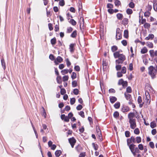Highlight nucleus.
<instances>
[{"label":"nucleus","instance_id":"a878e982","mask_svg":"<svg viewBox=\"0 0 157 157\" xmlns=\"http://www.w3.org/2000/svg\"><path fill=\"white\" fill-rule=\"evenodd\" d=\"M136 141L137 143H139L141 142V138L140 136H137L136 138Z\"/></svg>","mask_w":157,"mask_h":157},{"label":"nucleus","instance_id":"bf43d9fd","mask_svg":"<svg viewBox=\"0 0 157 157\" xmlns=\"http://www.w3.org/2000/svg\"><path fill=\"white\" fill-rule=\"evenodd\" d=\"M151 134H152V135H155L157 133V131H156V129H153L151 130Z\"/></svg>","mask_w":157,"mask_h":157},{"label":"nucleus","instance_id":"aec40b11","mask_svg":"<svg viewBox=\"0 0 157 157\" xmlns=\"http://www.w3.org/2000/svg\"><path fill=\"white\" fill-rule=\"evenodd\" d=\"M124 94L125 97L127 100H129L131 99V96L130 94H127L126 93H125Z\"/></svg>","mask_w":157,"mask_h":157},{"label":"nucleus","instance_id":"ea45409f","mask_svg":"<svg viewBox=\"0 0 157 157\" xmlns=\"http://www.w3.org/2000/svg\"><path fill=\"white\" fill-rule=\"evenodd\" d=\"M128 6L129 7L133 8L135 7V4L133 2H131L129 3Z\"/></svg>","mask_w":157,"mask_h":157},{"label":"nucleus","instance_id":"6e6552de","mask_svg":"<svg viewBox=\"0 0 157 157\" xmlns=\"http://www.w3.org/2000/svg\"><path fill=\"white\" fill-rule=\"evenodd\" d=\"M135 116V114L134 113H130L128 114V118L129 119V120H133L135 119V118H134V116Z\"/></svg>","mask_w":157,"mask_h":157},{"label":"nucleus","instance_id":"58836bf2","mask_svg":"<svg viewBox=\"0 0 157 157\" xmlns=\"http://www.w3.org/2000/svg\"><path fill=\"white\" fill-rule=\"evenodd\" d=\"M126 72V68L125 67H122L121 72L123 74H125Z\"/></svg>","mask_w":157,"mask_h":157},{"label":"nucleus","instance_id":"473e14b6","mask_svg":"<svg viewBox=\"0 0 157 157\" xmlns=\"http://www.w3.org/2000/svg\"><path fill=\"white\" fill-rule=\"evenodd\" d=\"M132 10L130 9H128L126 10V13L128 15L131 14L132 13Z\"/></svg>","mask_w":157,"mask_h":157},{"label":"nucleus","instance_id":"13d9d810","mask_svg":"<svg viewBox=\"0 0 157 157\" xmlns=\"http://www.w3.org/2000/svg\"><path fill=\"white\" fill-rule=\"evenodd\" d=\"M97 135L98 136L99 139L100 140H101V131L98 132H97Z\"/></svg>","mask_w":157,"mask_h":157},{"label":"nucleus","instance_id":"052dcab7","mask_svg":"<svg viewBox=\"0 0 157 157\" xmlns=\"http://www.w3.org/2000/svg\"><path fill=\"white\" fill-rule=\"evenodd\" d=\"M72 86L73 87H75L77 86V82L76 81H73L72 83Z\"/></svg>","mask_w":157,"mask_h":157},{"label":"nucleus","instance_id":"774afa93","mask_svg":"<svg viewBox=\"0 0 157 157\" xmlns=\"http://www.w3.org/2000/svg\"><path fill=\"white\" fill-rule=\"evenodd\" d=\"M153 8L155 11L157 10V4H156L155 3H154Z\"/></svg>","mask_w":157,"mask_h":157},{"label":"nucleus","instance_id":"69168bd1","mask_svg":"<svg viewBox=\"0 0 157 157\" xmlns=\"http://www.w3.org/2000/svg\"><path fill=\"white\" fill-rule=\"evenodd\" d=\"M124 82V81L123 79H120L119 80L118 82V85H122Z\"/></svg>","mask_w":157,"mask_h":157},{"label":"nucleus","instance_id":"f257e3e1","mask_svg":"<svg viewBox=\"0 0 157 157\" xmlns=\"http://www.w3.org/2000/svg\"><path fill=\"white\" fill-rule=\"evenodd\" d=\"M148 73L152 78H155L157 75V66L156 65L155 67L152 66H150L148 68Z\"/></svg>","mask_w":157,"mask_h":157},{"label":"nucleus","instance_id":"864d4df0","mask_svg":"<svg viewBox=\"0 0 157 157\" xmlns=\"http://www.w3.org/2000/svg\"><path fill=\"white\" fill-rule=\"evenodd\" d=\"M65 4L64 0H61L59 2V5L61 6H63Z\"/></svg>","mask_w":157,"mask_h":157},{"label":"nucleus","instance_id":"603ef678","mask_svg":"<svg viewBox=\"0 0 157 157\" xmlns=\"http://www.w3.org/2000/svg\"><path fill=\"white\" fill-rule=\"evenodd\" d=\"M66 61L67 65L68 67H69L71 65V63L68 59H66Z\"/></svg>","mask_w":157,"mask_h":157},{"label":"nucleus","instance_id":"c85d7f7f","mask_svg":"<svg viewBox=\"0 0 157 157\" xmlns=\"http://www.w3.org/2000/svg\"><path fill=\"white\" fill-rule=\"evenodd\" d=\"M51 44L52 45H54L56 43V40L55 38H54L52 39L51 40Z\"/></svg>","mask_w":157,"mask_h":157},{"label":"nucleus","instance_id":"7c9ffc66","mask_svg":"<svg viewBox=\"0 0 157 157\" xmlns=\"http://www.w3.org/2000/svg\"><path fill=\"white\" fill-rule=\"evenodd\" d=\"M77 35V31L76 30L74 31L71 35V36L72 37H75Z\"/></svg>","mask_w":157,"mask_h":157},{"label":"nucleus","instance_id":"0eeeda50","mask_svg":"<svg viewBox=\"0 0 157 157\" xmlns=\"http://www.w3.org/2000/svg\"><path fill=\"white\" fill-rule=\"evenodd\" d=\"M109 100L111 103L113 104L117 101V98L114 96H110Z\"/></svg>","mask_w":157,"mask_h":157},{"label":"nucleus","instance_id":"5fc2aeb1","mask_svg":"<svg viewBox=\"0 0 157 157\" xmlns=\"http://www.w3.org/2000/svg\"><path fill=\"white\" fill-rule=\"evenodd\" d=\"M126 91L128 93H131L132 92V90L130 86H128L126 89Z\"/></svg>","mask_w":157,"mask_h":157},{"label":"nucleus","instance_id":"e2e57ef3","mask_svg":"<svg viewBox=\"0 0 157 157\" xmlns=\"http://www.w3.org/2000/svg\"><path fill=\"white\" fill-rule=\"evenodd\" d=\"M116 68L117 71L120 70L121 68V66L119 65H116Z\"/></svg>","mask_w":157,"mask_h":157},{"label":"nucleus","instance_id":"c756f323","mask_svg":"<svg viewBox=\"0 0 157 157\" xmlns=\"http://www.w3.org/2000/svg\"><path fill=\"white\" fill-rule=\"evenodd\" d=\"M117 49V46L114 45L112 47L111 50L112 52H114Z\"/></svg>","mask_w":157,"mask_h":157},{"label":"nucleus","instance_id":"1a4fd4ad","mask_svg":"<svg viewBox=\"0 0 157 157\" xmlns=\"http://www.w3.org/2000/svg\"><path fill=\"white\" fill-rule=\"evenodd\" d=\"M154 35L153 34H150L148 36L145 38V40H152L154 37Z\"/></svg>","mask_w":157,"mask_h":157},{"label":"nucleus","instance_id":"423d86ee","mask_svg":"<svg viewBox=\"0 0 157 157\" xmlns=\"http://www.w3.org/2000/svg\"><path fill=\"white\" fill-rule=\"evenodd\" d=\"M63 59L60 56H58L57 58L55 60V62L56 64H58L57 62L59 63H61L63 61Z\"/></svg>","mask_w":157,"mask_h":157},{"label":"nucleus","instance_id":"c03bdc74","mask_svg":"<svg viewBox=\"0 0 157 157\" xmlns=\"http://www.w3.org/2000/svg\"><path fill=\"white\" fill-rule=\"evenodd\" d=\"M119 116V113L117 111L113 113L114 117L116 118H117Z\"/></svg>","mask_w":157,"mask_h":157},{"label":"nucleus","instance_id":"3c124183","mask_svg":"<svg viewBox=\"0 0 157 157\" xmlns=\"http://www.w3.org/2000/svg\"><path fill=\"white\" fill-rule=\"evenodd\" d=\"M66 93V90L64 88H61L60 93L62 95H63Z\"/></svg>","mask_w":157,"mask_h":157},{"label":"nucleus","instance_id":"4d7b16f0","mask_svg":"<svg viewBox=\"0 0 157 157\" xmlns=\"http://www.w3.org/2000/svg\"><path fill=\"white\" fill-rule=\"evenodd\" d=\"M130 132L128 131H126L125 132V134L126 137H128L130 136Z\"/></svg>","mask_w":157,"mask_h":157},{"label":"nucleus","instance_id":"4be33fe9","mask_svg":"<svg viewBox=\"0 0 157 157\" xmlns=\"http://www.w3.org/2000/svg\"><path fill=\"white\" fill-rule=\"evenodd\" d=\"M1 63H2V67H3V69L4 70H5V69H6V66L5 65V62L4 59H2L1 60Z\"/></svg>","mask_w":157,"mask_h":157},{"label":"nucleus","instance_id":"79ce46f5","mask_svg":"<svg viewBox=\"0 0 157 157\" xmlns=\"http://www.w3.org/2000/svg\"><path fill=\"white\" fill-rule=\"evenodd\" d=\"M75 98H72L70 100V103L71 105H73L75 102Z\"/></svg>","mask_w":157,"mask_h":157},{"label":"nucleus","instance_id":"4c0bfd02","mask_svg":"<svg viewBox=\"0 0 157 157\" xmlns=\"http://www.w3.org/2000/svg\"><path fill=\"white\" fill-rule=\"evenodd\" d=\"M128 31L127 30H124V37L127 38L128 37Z\"/></svg>","mask_w":157,"mask_h":157},{"label":"nucleus","instance_id":"393cba45","mask_svg":"<svg viewBox=\"0 0 157 157\" xmlns=\"http://www.w3.org/2000/svg\"><path fill=\"white\" fill-rule=\"evenodd\" d=\"M120 106V103L119 102H117L114 105V106L116 109H118L119 108Z\"/></svg>","mask_w":157,"mask_h":157},{"label":"nucleus","instance_id":"b1692460","mask_svg":"<svg viewBox=\"0 0 157 157\" xmlns=\"http://www.w3.org/2000/svg\"><path fill=\"white\" fill-rule=\"evenodd\" d=\"M120 55L121 54L118 52H116L113 53L114 56L115 58H118Z\"/></svg>","mask_w":157,"mask_h":157},{"label":"nucleus","instance_id":"bb28decb","mask_svg":"<svg viewBox=\"0 0 157 157\" xmlns=\"http://www.w3.org/2000/svg\"><path fill=\"white\" fill-rule=\"evenodd\" d=\"M154 50H151L149 51V53L151 57L152 58L154 57V55L153 54Z\"/></svg>","mask_w":157,"mask_h":157},{"label":"nucleus","instance_id":"9b49d317","mask_svg":"<svg viewBox=\"0 0 157 157\" xmlns=\"http://www.w3.org/2000/svg\"><path fill=\"white\" fill-rule=\"evenodd\" d=\"M129 109L128 107L125 106L123 107L122 109V112H126L129 111Z\"/></svg>","mask_w":157,"mask_h":157},{"label":"nucleus","instance_id":"a19ab883","mask_svg":"<svg viewBox=\"0 0 157 157\" xmlns=\"http://www.w3.org/2000/svg\"><path fill=\"white\" fill-rule=\"evenodd\" d=\"M70 23L73 25H75L76 24V22L73 19L70 20Z\"/></svg>","mask_w":157,"mask_h":157},{"label":"nucleus","instance_id":"680f3d73","mask_svg":"<svg viewBox=\"0 0 157 157\" xmlns=\"http://www.w3.org/2000/svg\"><path fill=\"white\" fill-rule=\"evenodd\" d=\"M107 8L111 9L113 7V5L111 4L108 3L107 5Z\"/></svg>","mask_w":157,"mask_h":157},{"label":"nucleus","instance_id":"4468645a","mask_svg":"<svg viewBox=\"0 0 157 157\" xmlns=\"http://www.w3.org/2000/svg\"><path fill=\"white\" fill-rule=\"evenodd\" d=\"M147 46L149 48H152L153 47V45L152 43L150 42H147L146 43Z\"/></svg>","mask_w":157,"mask_h":157},{"label":"nucleus","instance_id":"2f4dec72","mask_svg":"<svg viewBox=\"0 0 157 157\" xmlns=\"http://www.w3.org/2000/svg\"><path fill=\"white\" fill-rule=\"evenodd\" d=\"M151 14L150 12L149 11L146 12L144 13V16L145 17H149Z\"/></svg>","mask_w":157,"mask_h":157},{"label":"nucleus","instance_id":"a211bd4d","mask_svg":"<svg viewBox=\"0 0 157 157\" xmlns=\"http://www.w3.org/2000/svg\"><path fill=\"white\" fill-rule=\"evenodd\" d=\"M56 80L57 83L59 84L62 83L61 77L60 76H58L56 78Z\"/></svg>","mask_w":157,"mask_h":157},{"label":"nucleus","instance_id":"72a5a7b5","mask_svg":"<svg viewBox=\"0 0 157 157\" xmlns=\"http://www.w3.org/2000/svg\"><path fill=\"white\" fill-rule=\"evenodd\" d=\"M92 145L95 151L98 150V146L97 144H95L94 143H93L92 144Z\"/></svg>","mask_w":157,"mask_h":157},{"label":"nucleus","instance_id":"0e129e2a","mask_svg":"<svg viewBox=\"0 0 157 157\" xmlns=\"http://www.w3.org/2000/svg\"><path fill=\"white\" fill-rule=\"evenodd\" d=\"M132 142L135 143L136 142V139L133 136H132L130 138Z\"/></svg>","mask_w":157,"mask_h":157},{"label":"nucleus","instance_id":"49530a36","mask_svg":"<svg viewBox=\"0 0 157 157\" xmlns=\"http://www.w3.org/2000/svg\"><path fill=\"white\" fill-rule=\"evenodd\" d=\"M129 100V101L128 102V104L130 105H132V108H134L135 107V106L132 103V101L131 99H130Z\"/></svg>","mask_w":157,"mask_h":157},{"label":"nucleus","instance_id":"e433bc0d","mask_svg":"<svg viewBox=\"0 0 157 157\" xmlns=\"http://www.w3.org/2000/svg\"><path fill=\"white\" fill-rule=\"evenodd\" d=\"M69 78V77L67 75H65L63 77V82L67 81Z\"/></svg>","mask_w":157,"mask_h":157},{"label":"nucleus","instance_id":"6e6d98bb","mask_svg":"<svg viewBox=\"0 0 157 157\" xmlns=\"http://www.w3.org/2000/svg\"><path fill=\"white\" fill-rule=\"evenodd\" d=\"M121 72H118L117 73V76L118 78L121 77L123 75Z\"/></svg>","mask_w":157,"mask_h":157},{"label":"nucleus","instance_id":"412c9836","mask_svg":"<svg viewBox=\"0 0 157 157\" xmlns=\"http://www.w3.org/2000/svg\"><path fill=\"white\" fill-rule=\"evenodd\" d=\"M61 154V151L60 150H57L55 152L56 156L57 157H59Z\"/></svg>","mask_w":157,"mask_h":157},{"label":"nucleus","instance_id":"f03ea898","mask_svg":"<svg viewBox=\"0 0 157 157\" xmlns=\"http://www.w3.org/2000/svg\"><path fill=\"white\" fill-rule=\"evenodd\" d=\"M145 95V96L144 97L143 104H145L146 105L149 104L151 101V98L149 92L147 91L146 92Z\"/></svg>","mask_w":157,"mask_h":157},{"label":"nucleus","instance_id":"ddd939ff","mask_svg":"<svg viewBox=\"0 0 157 157\" xmlns=\"http://www.w3.org/2000/svg\"><path fill=\"white\" fill-rule=\"evenodd\" d=\"M117 17L118 19L119 20H121L123 17L122 14L120 13H118L117 14Z\"/></svg>","mask_w":157,"mask_h":157},{"label":"nucleus","instance_id":"a18cd8bd","mask_svg":"<svg viewBox=\"0 0 157 157\" xmlns=\"http://www.w3.org/2000/svg\"><path fill=\"white\" fill-rule=\"evenodd\" d=\"M134 133L135 134L138 135L140 133V131L139 129L138 128H136L134 130Z\"/></svg>","mask_w":157,"mask_h":157},{"label":"nucleus","instance_id":"8fccbe9b","mask_svg":"<svg viewBox=\"0 0 157 157\" xmlns=\"http://www.w3.org/2000/svg\"><path fill=\"white\" fill-rule=\"evenodd\" d=\"M137 101L139 104L141 103L142 102V99L141 96H139L138 97Z\"/></svg>","mask_w":157,"mask_h":157},{"label":"nucleus","instance_id":"37998d69","mask_svg":"<svg viewBox=\"0 0 157 157\" xmlns=\"http://www.w3.org/2000/svg\"><path fill=\"white\" fill-rule=\"evenodd\" d=\"M71 78L73 79H74L76 78V74L75 72H73L72 73L71 75Z\"/></svg>","mask_w":157,"mask_h":157},{"label":"nucleus","instance_id":"09e8293b","mask_svg":"<svg viewBox=\"0 0 157 157\" xmlns=\"http://www.w3.org/2000/svg\"><path fill=\"white\" fill-rule=\"evenodd\" d=\"M138 147V148L141 151L143 150L144 149V147L143 145L142 144H139Z\"/></svg>","mask_w":157,"mask_h":157},{"label":"nucleus","instance_id":"f3484780","mask_svg":"<svg viewBox=\"0 0 157 157\" xmlns=\"http://www.w3.org/2000/svg\"><path fill=\"white\" fill-rule=\"evenodd\" d=\"M150 126L152 128H153L156 126V124L155 121H152L150 124Z\"/></svg>","mask_w":157,"mask_h":157},{"label":"nucleus","instance_id":"f8f14e48","mask_svg":"<svg viewBox=\"0 0 157 157\" xmlns=\"http://www.w3.org/2000/svg\"><path fill=\"white\" fill-rule=\"evenodd\" d=\"M75 44H71L70 45L69 49L71 52H73L74 51V47Z\"/></svg>","mask_w":157,"mask_h":157},{"label":"nucleus","instance_id":"cd10ccee","mask_svg":"<svg viewBox=\"0 0 157 157\" xmlns=\"http://www.w3.org/2000/svg\"><path fill=\"white\" fill-rule=\"evenodd\" d=\"M144 26L145 28L149 29L150 27V25L148 23H145V24H144Z\"/></svg>","mask_w":157,"mask_h":157},{"label":"nucleus","instance_id":"338daca9","mask_svg":"<svg viewBox=\"0 0 157 157\" xmlns=\"http://www.w3.org/2000/svg\"><path fill=\"white\" fill-rule=\"evenodd\" d=\"M82 108V106L81 105H79L77 107L76 109L78 110H81Z\"/></svg>","mask_w":157,"mask_h":157},{"label":"nucleus","instance_id":"7ed1b4c3","mask_svg":"<svg viewBox=\"0 0 157 157\" xmlns=\"http://www.w3.org/2000/svg\"><path fill=\"white\" fill-rule=\"evenodd\" d=\"M118 58V59L116 60V64L122 63L126 59L125 56L122 54H121Z\"/></svg>","mask_w":157,"mask_h":157},{"label":"nucleus","instance_id":"5701e85b","mask_svg":"<svg viewBox=\"0 0 157 157\" xmlns=\"http://www.w3.org/2000/svg\"><path fill=\"white\" fill-rule=\"evenodd\" d=\"M75 149L76 150L78 151V152H80L82 150V148L81 147L78 145H77Z\"/></svg>","mask_w":157,"mask_h":157},{"label":"nucleus","instance_id":"9d476101","mask_svg":"<svg viewBox=\"0 0 157 157\" xmlns=\"http://www.w3.org/2000/svg\"><path fill=\"white\" fill-rule=\"evenodd\" d=\"M128 23V19L126 18H124L122 21V23L125 26Z\"/></svg>","mask_w":157,"mask_h":157},{"label":"nucleus","instance_id":"39448f33","mask_svg":"<svg viewBox=\"0 0 157 157\" xmlns=\"http://www.w3.org/2000/svg\"><path fill=\"white\" fill-rule=\"evenodd\" d=\"M69 142L70 143L71 145L72 148L74 147L75 144L76 142L75 139L73 137L71 138L69 140Z\"/></svg>","mask_w":157,"mask_h":157},{"label":"nucleus","instance_id":"f704fd0d","mask_svg":"<svg viewBox=\"0 0 157 157\" xmlns=\"http://www.w3.org/2000/svg\"><path fill=\"white\" fill-rule=\"evenodd\" d=\"M68 69H64L61 71V72L63 75H64L68 73Z\"/></svg>","mask_w":157,"mask_h":157},{"label":"nucleus","instance_id":"6ab92c4d","mask_svg":"<svg viewBox=\"0 0 157 157\" xmlns=\"http://www.w3.org/2000/svg\"><path fill=\"white\" fill-rule=\"evenodd\" d=\"M108 65V63L106 62L105 60H103L102 61V66L103 68H106V66Z\"/></svg>","mask_w":157,"mask_h":157},{"label":"nucleus","instance_id":"de8ad7c7","mask_svg":"<svg viewBox=\"0 0 157 157\" xmlns=\"http://www.w3.org/2000/svg\"><path fill=\"white\" fill-rule=\"evenodd\" d=\"M149 145L152 148H153L155 147L154 143L152 142H150L149 143Z\"/></svg>","mask_w":157,"mask_h":157},{"label":"nucleus","instance_id":"dca6fc26","mask_svg":"<svg viewBox=\"0 0 157 157\" xmlns=\"http://www.w3.org/2000/svg\"><path fill=\"white\" fill-rule=\"evenodd\" d=\"M129 147V148L130 150L131 151H134V149L135 148V145L133 144H131L129 146H128Z\"/></svg>","mask_w":157,"mask_h":157},{"label":"nucleus","instance_id":"20e7f679","mask_svg":"<svg viewBox=\"0 0 157 157\" xmlns=\"http://www.w3.org/2000/svg\"><path fill=\"white\" fill-rule=\"evenodd\" d=\"M129 122L130 128L132 129L135 128L136 126V119L129 120Z\"/></svg>","mask_w":157,"mask_h":157},{"label":"nucleus","instance_id":"c9c22d12","mask_svg":"<svg viewBox=\"0 0 157 157\" xmlns=\"http://www.w3.org/2000/svg\"><path fill=\"white\" fill-rule=\"evenodd\" d=\"M115 5L116 6H119L121 4L120 2L118 0H115L114 2Z\"/></svg>","mask_w":157,"mask_h":157},{"label":"nucleus","instance_id":"2eb2a0df","mask_svg":"<svg viewBox=\"0 0 157 157\" xmlns=\"http://www.w3.org/2000/svg\"><path fill=\"white\" fill-rule=\"evenodd\" d=\"M147 52V49L146 47H144L141 50V52L144 54L146 53Z\"/></svg>","mask_w":157,"mask_h":157}]
</instances>
